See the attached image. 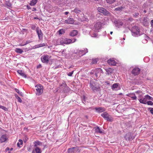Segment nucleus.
Segmentation results:
<instances>
[{
  "label": "nucleus",
  "mask_w": 153,
  "mask_h": 153,
  "mask_svg": "<svg viewBox=\"0 0 153 153\" xmlns=\"http://www.w3.org/2000/svg\"><path fill=\"white\" fill-rule=\"evenodd\" d=\"M15 91L20 95L22 96L23 94L22 92H20L19 89L15 88Z\"/></svg>",
  "instance_id": "38"
},
{
  "label": "nucleus",
  "mask_w": 153,
  "mask_h": 153,
  "mask_svg": "<svg viewBox=\"0 0 153 153\" xmlns=\"http://www.w3.org/2000/svg\"><path fill=\"white\" fill-rule=\"evenodd\" d=\"M42 150L39 147L35 148L33 150L31 153H42Z\"/></svg>",
  "instance_id": "21"
},
{
  "label": "nucleus",
  "mask_w": 153,
  "mask_h": 153,
  "mask_svg": "<svg viewBox=\"0 0 153 153\" xmlns=\"http://www.w3.org/2000/svg\"><path fill=\"white\" fill-rule=\"evenodd\" d=\"M107 74H112L113 71V69L111 68H108L105 69Z\"/></svg>",
  "instance_id": "29"
},
{
  "label": "nucleus",
  "mask_w": 153,
  "mask_h": 153,
  "mask_svg": "<svg viewBox=\"0 0 153 153\" xmlns=\"http://www.w3.org/2000/svg\"><path fill=\"white\" fill-rule=\"evenodd\" d=\"M147 104L148 105H153V102H152L151 101H149L148 102H146V104Z\"/></svg>",
  "instance_id": "45"
},
{
  "label": "nucleus",
  "mask_w": 153,
  "mask_h": 153,
  "mask_svg": "<svg viewBox=\"0 0 153 153\" xmlns=\"http://www.w3.org/2000/svg\"><path fill=\"white\" fill-rule=\"evenodd\" d=\"M149 110H150V113L153 114V108H149Z\"/></svg>",
  "instance_id": "49"
},
{
  "label": "nucleus",
  "mask_w": 153,
  "mask_h": 153,
  "mask_svg": "<svg viewBox=\"0 0 153 153\" xmlns=\"http://www.w3.org/2000/svg\"><path fill=\"white\" fill-rule=\"evenodd\" d=\"M123 7H118L117 8H115V10L120 11L122 10Z\"/></svg>",
  "instance_id": "42"
},
{
  "label": "nucleus",
  "mask_w": 153,
  "mask_h": 153,
  "mask_svg": "<svg viewBox=\"0 0 153 153\" xmlns=\"http://www.w3.org/2000/svg\"><path fill=\"white\" fill-rule=\"evenodd\" d=\"M65 31L64 29H62L58 30L57 32L59 34L61 35L64 33H65Z\"/></svg>",
  "instance_id": "35"
},
{
  "label": "nucleus",
  "mask_w": 153,
  "mask_h": 153,
  "mask_svg": "<svg viewBox=\"0 0 153 153\" xmlns=\"http://www.w3.org/2000/svg\"><path fill=\"white\" fill-rule=\"evenodd\" d=\"M98 11L103 14L105 16H109L110 13L105 9L102 7H99L97 8Z\"/></svg>",
  "instance_id": "9"
},
{
  "label": "nucleus",
  "mask_w": 153,
  "mask_h": 153,
  "mask_svg": "<svg viewBox=\"0 0 153 153\" xmlns=\"http://www.w3.org/2000/svg\"><path fill=\"white\" fill-rule=\"evenodd\" d=\"M32 11H35L36 10V9L35 7H33L32 8Z\"/></svg>",
  "instance_id": "60"
},
{
  "label": "nucleus",
  "mask_w": 153,
  "mask_h": 153,
  "mask_svg": "<svg viewBox=\"0 0 153 153\" xmlns=\"http://www.w3.org/2000/svg\"><path fill=\"white\" fill-rule=\"evenodd\" d=\"M8 139V137L6 134L3 135L0 137V141L1 143H3L6 141Z\"/></svg>",
  "instance_id": "18"
},
{
  "label": "nucleus",
  "mask_w": 153,
  "mask_h": 153,
  "mask_svg": "<svg viewBox=\"0 0 153 153\" xmlns=\"http://www.w3.org/2000/svg\"><path fill=\"white\" fill-rule=\"evenodd\" d=\"M89 84L90 88L93 91H97L100 90V87L96 82L93 80H91Z\"/></svg>",
  "instance_id": "1"
},
{
  "label": "nucleus",
  "mask_w": 153,
  "mask_h": 153,
  "mask_svg": "<svg viewBox=\"0 0 153 153\" xmlns=\"http://www.w3.org/2000/svg\"><path fill=\"white\" fill-rule=\"evenodd\" d=\"M133 134L131 133H128L126 134L124 136V138L126 140L130 141L132 140L133 138L132 137Z\"/></svg>",
  "instance_id": "14"
},
{
  "label": "nucleus",
  "mask_w": 153,
  "mask_h": 153,
  "mask_svg": "<svg viewBox=\"0 0 153 153\" xmlns=\"http://www.w3.org/2000/svg\"><path fill=\"white\" fill-rule=\"evenodd\" d=\"M139 95L138 97V98H139L138 99H140V98L142 97V94H140Z\"/></svg>",
  "instance_id": "63"
},
{
  "label": "nucleus",
  "mask_w": 153,
  "mask_h": 153,
  "mask_svg": "<svg viewBox=\"0 0 153 153\" xmlns=\"http://www.w3.org/2000/svg\"><path fill=\"white\" fill-rule=\"evenodd\" d=\"M49 56L47 55H44L41 57L42 62L44 63H48L49 62Z\"/></svg>",
  "instance_id": "11"
},
{
  "label": "nucleus",
  "mask_w": 153,
  "mask_h": 153,
  "mask_svg": "<svg viewBox=\"0 0 153 153\" xmlns=\"http://www.w3.org/2000/svg\"><path fill=\"white\" fill-rule=\"evenodd\" d=\"M108 63L111 65H115L116 63V62L113 59H110L107 61Z\"/></svg>",
  "instance_id": "22"
},
{
  "label": "nucleus",
  "mask_w": 153,
  "mask_h": 153,
  "mask_svg": "<svg viewBox=\"0 0 153 153\" xmlns=\"http://www.w3.org/2000/svg\"><path fill=\"white\" fill-rule=\"evenodd\" d=\"M74 72V71H71V72H70L68 74V75L69 76H72Z\"/></svg>",
  "instance_id": "50"
},
{
  "label": "nucleus",
  "mask_w": 153,
  "mask_h": 153,
  "mask_svg": "<svg viewBox=\"0 0 153 153\" xmlns=\"http://www.w3.org/2000/svg\"><path fill=\"white\" fill-rule=\"evenodd\" d=\"M40 47V44L37 45H35L33 47V49H35V48H39Z\"/></svg>",
  "instance_id": "47"
},
{
  "label": "nucleus",
  "mask_w": 153,
  "mask_h": 153,
  "mask_svg": "<svg viewBox=\"0 0 153 153\" xmlns=\"http://www.w3.org/2000/svg\"><path fill=\"white\" fill-rule=\"evenodd\" d=\"M131 31L132 35L134 36H137L141 35L140 30L138 27L136 26H133L131 28Z\"/></svg>",
  "instance_id": "3"
},
{
  "label": "nucleus",
  "mask_w": 153,
  "mask_h": 153,
  "mask_svg": "<svg viewBox=\"0 0 153 153\" xmlns=\"http://www.w3.org/2000/svg\"><path fill=\"white\" fill-rule=\"evenodd\" d=\"M64 22L67 24H72L74 22V20L73 18H68Z\"/></svg>",
  "instance_id": "17"
},
{
  "label": "nucleus",
  "mask_w": 153,
  "mask_h": 153,
  "mask_svg": "<svg viewBox=\"0 0 153 153\" xmlns=\"http://www.w3.org/2000/svg\"><path fill=\"white\" fill-rule=\"evenodd\" d=\"M114 23L117 27H120L123 25V23L122 21L120 19H115L114 22Z\"/></svg>",
  "instance_id": "12"
},
{
  "label": "nucleus",
  "mask_w": 153,
  "mask_h": 153,
  "mask_svg": "<svg viewBox=\"0 0 153 153\" xmlns=\"http://www.w3.org/2000/svg\"><path fill=\"white\" fill-rule=\"evenodd\" d=\"M40 47H43V46H45V44L44 43L41 44H40Z\"/></svg>",
  "instance_id": "56"
},
{
  "label": "nucleus",
  "mask_w": 153,
  "mask_h": 153,
  "mask_svg": "<svg viewBox=\"0 0 153 153\" xmlns=\"http://www.w3.org/2000/svg\"><path fill=\"white\" fill-rule=\"evenodd\" d=\"M23 141L22 140L19 139V142L17 144V146L19 147L20 148L21 147V146L23 144Z\"/></svg>",
  "instance_id": "30"
},
{
  "label": "nucleus",
  "mask_w": 153,
  "mask_h": 153,
  "mask_svg": "<svg viewBox=\"0 0 153 153\" xmlns=\"http://www.w3.org/2000/svg\"><path fill=\"white\" fill-rule=\"evenodd\" d=\"M95 132L97 133H100L101 134L102 133V130L99 127L97 126V128H95Z\"/></svg>",
  "instance_id": "31"
},
{
  "label": "nucleus",
  "mask_w": 153,
  "mask_h": 153,
  "mask_svg": "<svg viewBox=\"0 0 153 153\" xmlns=\"http://www.w3.org/2000/svg\"><path fill=\"white\" fill-rule=\"evenodd\" d=\"M139 15V13H134L133 14V16L134 17H137Z\"/></svg>",
  "instance_id": "48"
},
{
  "label": "nucleus",
  "mask_w": 153,
  "mask_h": 153,
  "mask_svg": "<svg viewBox=\"0 0 153 153\" xmlns=\"http://www.w3.org/2000/svg\"><path fill=\"white\" fill-rule=\"evenodd\" d=\"M91 28L92 30L95 32H98L99 30L101 28L102 23L101 22H98L94 23Z\"/></svg>",
  "instance_id": "2"
},
{
  "label": "nucleus",
  "mask_w": 153,
  "mask_h": 153,
  "mask_svg": "<svg viewBox=\"0 0 153 153\" xmlns=\"http://www.w3.org/2000/svg\"><path fill=\"white\" fill-rule=\"evenodd\" d=\"M147 20L146 18H144L143 20V24H144V23H145V25L147 23Z\"/></svg>",
  "instance_id": "46"
},
{
  "label": "nucleus",
  "mask_w": 153,
  "mask_h": 153,
  "mask_svg": "<svg viewBox=\"0 0 153 153\" xmlns=\"http://www.w3.org/2000/svg\"><path fill=\"white\" fill-rule=\"evenodd\" d=\"M150 24L152 27H153V19L151 21Z\"/></svg>",
  "instance_id": "57"
},
{
  "label": "nucleus",
  "mask_w": 153,
  "mask_h": 153,
  "mask_svg": "<svg viewBox=\"0 0 153 153\" xmlns=\"http://www.w3.org/2000/svg\"><path fill=\"white\" fill-rule=\"evenodd\" d=\"M60 88L63 90L64 92H67L69 90V88L67 86L65 82H62L59 85Z\"/></svg>",
  "instance_id": "6"
},
{
  "label": "nucleus",
  "mask_w": 153,
  "mask_h": 153,
  "mask_svg": "<svg viewBox=\"0 0 153 153\" xmlns=\"http://www.w3.org/2000/svg\"><path fill=\"white\" fill-rule=\"evenodd\" d=\"M140 69L137 67L134 68L132 70L131 73L132 74L134 75V76H136L138 75L140 73Z\"/></svg>",
  "instance_id": "15"
},
{
  "label": "nucleus",
  "mask_w": 153,
  "mask_h": 153,
  "mask_svg": "<svg viewBox=\"0 0 153 153\" xmlns=\"http://www.w3.org/2000/svg\"><path fill=\"white\" fill-rule=\"evenodd\" d=\"M89 34L91 37H98V34L97 33H95V32H94L93 31H90L89 32Z\"/></svg>",
  "instance_id": "26"
},
{
  "label": "nucleus",
  "mask_w": 153,
  "mask_h": 153,
  "mask_svg": "<svg viewBox=\"0 0 153 153\" xmlns=\"http://www.w3.org/2000/svg\"><path fill=\"white\" fill-rule=\"evenodd\" d=\"M78 34V31L76 30H74L71 31L69 35L70 36L74 37L77 35Z\"/></svg>",
  "instance_id": "20"
},
{
  "label": "nucleus",
  "mask_w": 153,
  "mask_h": 153,
  "mask_svg": "<svg viewBox=\"0 0 153 153\" xmlns=\"http://www.w3.org/2000/svg\"><path fill=\"white\" fill-rule=\"evenodd\" d=\"M42 65L41 64H39L37 67V68H41Z\"/></svg>",
  "instance_id": "59"
},
{
  "label": "nucleus",
  "mask_w": 153,
  "mask_h": 153,
  "mask_svg": "<svg viewBox=\"0 0 153 153\" xmlns=\"http://www.w3.org/2000/svg\"><path fill=\"white\" fill-rule=\"evenodd\" d=\"M88 52V49L86 48L84 49V50L77 49L76 50V53L79 55L80 56H82Z\"/></svg>",
  "instance_id": "8"
},
{
  "label": "nucleus",
  "mask_w": 153,
  "mask_h": 153,
  "mask_svg": "<svg viewBox=\"0 0 153 153\" xmlns=\"http://www.w3.org/2000/svg\"><path fill=\"white\" fill-rule=\"evenodd\" d=\"M101 116L107 121L112 122L113 121V118L106 112L102 114Z\"/></svg>",
  "instance_id": "5"
},
{
  "label": "nucleus",
  "mask_w": 153,
  "mask_h": 153,
  "mask_svg": "<svg viewBox=\"0 0 153 153\" xmlns=\"http://www.w3.org/2000/svg\"><path fill=\"white\" fill-rule=\"evenodd\" d=\"M6 5L8 7H10L11 6V4L10 2H7L6 3Z\"/></svg>",
  "instance_id": "44"
},
{
  "label": "nucleus",
  "mask_w": 153,
  "mask_h": 153,
  "mask_svg": "<svg viewBox=\"0 0 153 153\" xmlns=\"http://www.w3.org/2000/svg\"><path fill=\"white\" fill-rule=\"evenodd\" d=\"M36 31L38 35L39 40H41L43 38V34L41 29L38 27L36 28Z\"/></svg>",
  "instance_id": "13"
},
{
  "label": "nucleus",
  "mask_w": 153,
  "mask_h": 153,
  "mask_svg": "<svg viewBox=\"0 0 153 153\" xmlns=\"http://www.w3.org/2000/svg\"><path fill=\"white\" fill-rule=\"evenodd\" d=\"M28 137H24V142L25 143L28 140Z\"/></svg>",
  "instance_id": "51"
},
{
  "label": "nucleus",
  "mask_w": 153,
  "mask_h": 153,
  "mask_svg": "<svg viewBox=\"0 0 153 153\" xmlns=\"http://www.w3.org/2000/svg\"><path fill=\"white\" fill-rule=\"evenodd\" d=\"M135 93L136 94H142L143 93L142 91H137L135 92Z\"/></svg>",
  "instance_id": "53"
},
{
  "label": "nucleus",
  "mask_w": 153,
  "mask_h": 153,
  "mask_svg": "<svg viewBox=\"0 0 153 153\" xmlns=\"http://www.w3.org/2000/svg\"><path fill=\"white\" fill-rule=\"evenodd\" d=\"M0 108H1L2 109L4 110V111H8V109L6 107L2 106L0 105Z\"/></svg>",
  "instance_id": "39"
},
{
  "label": "nucleus",
  "mask_w": 153,
  "mask_h": 153,
  "mask_svg": "<svg viewBox=\"0 0 153 153\" xmlns=\"http://www.w3.org/2000/svg\"><path fill=\"white\" fill-rule=\"evenodd\" d=\"M119 84L117 83H114L111 86V89L113 90H117L118 89Z\"/></svg>",
  "instance_id": "24"
},
{
  "label": "nucleus",
  "mask_w": 153,
  "mask_h": 153,
  "mask_svg": "<svg viewBox=\"0 0 153 153\" xmlns=\"http://www.w3.org/2000/svg\"><path fill=\"white\" fill-rule=\"evenodd\" d=\"M80 148L78 147L70 148L68 150V152L69 153H76L77 152H80Z\"/></svg>",
  "instance_id": "7"
},
{
  "label": "nucleus",
  "mask_w": 153,
  "mask_h": 153,
  "mask_svg": "<svg viewBox=\"0 0 153 153\" xmlns=\"http://www.w3.org/2000/svg\"><path fill=\"white\" fill-rule=\"evenodd\" d=\"M106 2L109 4H112L114 3L115 0H106Z\"/></svg>",
  "instance_id": "43"
},
{
  "label": "nucleus",
  "mask_w": 153,
  "mask_h": 153,
  "mask_svg": "<svg viewBox=\"0 0 153 153\" xmlns=\"http://www.w3.org/2000/svg\"><path fill=\"white\" fill-rule=\"evenodd\" d=\"M133 19L132 18H130L128 19V20L132 21Z\"/></svg>",
  "instance_id": "62"
},
{
  "label": "nucleus",
  "mask_w": 153,
  "mask_h": 153,
  "mask_svg": "<svg viewBox=\"0 0 153 153\" xmlns=\"http://www.w3.org/2000/svg\"><path fill=\"white\" fill-rule=\"evenodd\" d=\"M15 97H16V99H17L18 100V101L19 102H22V100L20 98V97H19L17 95H15Z\"/></svg>",
  "instance_id": "37"
},
{
  "label": "nucleus",
  "mask_w": 153,
  "mask_h": 153,
  "mask_svg": "<svg viewBox=\"0 0 153 153\" xmlns=\"http://www.w3.org/2000/svg\"><path fill=\"white\" fill-rule=\"evenodd\" d=\"M95 109L96 111L98 112H102L105 111V109L103 108H96Z\"/></svg>",
  "instance_id": "28"
},
{
  "label": "nucleus",
  "mask_w": 153,
  "mask_h": 153,
  "mask_svg": "<svg viewBox=\"0 0 153 153\" xmlns=\"http://www.w3.org/2000/svg\"><path fill=\"white\" fill-rule=\"evenodd\" d=\"M143 60L146 62H147L149 61V57H146L144 58Z\"/></svg>",
  "instance_id": "40"
},
{
  "label": "nucleus",
  "mask_w": 153,
  "mask_h": 153,
  "mask_svg": "<svg viewBox=\"0 0 153 153\" xmlns=\"http://www.w3.org/2000/svg\"><path fill=\"white\" fill-rule=\"evenodd\" d=\"M73 11L76 14H78L80 13L81 12V10L79 8H76L74 9Z\"/></svg>",
  "instance_id": "34"
},
{
  "label": "nucleus",
  "mask_w": 153,
  "mask_h": 153,
  "mask_svg": "<svg viewBox=\"0 0 153 153\" xmlns=\"http://www.w3.org/2000/svg\"><path fill=\"white\" fill-rule=\"evenodd\" d=\"M33 144L34 145V146L35 148L39 147L38 146H40L42 145V143L39 141H36L34 142Z\"/></svg>",
  "instance_id": "25"
},
{
  "label": "nucleus",
  "mask_w": 153,
  "mask_h": 153,
  "mask_svg": "<svg viewBox=\"0 0 153 153\" xmlns=\"http://www.w3.org/2000/svg\"><path fill=\"white\" fill-rule=\"evenodd\" d=\"M97 59H93L92 60L91 63L92 64H95L97 63Z\"/></svg>",
  "instance_id": "41"
},
{
  "label": "nucleus",
  "mask_w": 153,
  "mask_h": 153,
  "mask_svg": "<svg viewBox=\"0 0 153 153\" xmlns=\"http://www.w3.org/2000/svg\"><path fill=\"white\" fill-rule=\"evenodd\" d=\"M97 71H98V72H101L102 71V69L100 68H98L96 69Z\"/></svg>",
  "instance_id": "54"
},
{
  "label": "nucleus",
  "mask_w": 153,
  "mask_h": 153,
  "mask_svg": "<svg viewBox=\"0 0 153 153\" xmlns=\"http://www.w3.org/2000/svg\"><path fill=\"white\" fill-rule=\"evenodd\" d=\"M17 72L22 77L25 78H27V75L25 74L23 71L21 70H19L17 71Z\"/></svg>",
  "instance_id": "23"
},
{
  "label": "nucleus",
  "mask_w": 153,
  "mask_h": 153,
  "mask_svg": "<svg viewBox=\"0 0 153 153\" xmlns=\"http://www.w3.org/2000/svg\"><path fill=\"white\" fill-rule=\"evenodd\" d=\"M10 150V149L9 147H7L5 149V151L7 152L8 151H9Z\"/></svg>",
  "instance_id": "61"
},
{
  "label": "nucleus",
  "mask_w": 153,
  "mask_h": 153,
  "mask_svg": "<svg viewBox=\"0 0 153 153\" xmlns=\"http://www.w3.org/2000/svg\"><path fill=\"white\" fill-rule=\"evenodd\" d=\"M36 94L38 95H41L43 93V88L42 85L41 84L37 85L36 86Z\"/></svg>",
  "instance_id": "4"
},
{
  "label": "nucleus",
  "mask_w": 153,
  "mask_h": 153,
  "mask_svg": "<svg viewBox=\"0 0 153 153\" xmlns=\"http://www.w3.org/2000/svg\"><path fill=\"white\" fill-rule=\"evenodd\" d=\"M146 97V98L147 100H151L153 101V98L149 96L148 95H146L145 96Z\"/></svg>",
  "instance_id": "36"
},
{
  "label": "nucleus",
  "mask_w": 153,
  "mask_h": 153,
  "mask_svg": "<svg viewBox=\"0 0 153 153\" xmlns=\"http://www.w3.org/2000/svg\"><path fill=\"white\" fill-rule=\"evenodd\" d=\"M27 9L28 10H29L30 9H31V7H30L27 5Z\"/></svg>",
  "instance_id": "64"
},
{
  "label": "nucleus",
  "mask_w": 153,
  "mask_h": 153,
  "mask_svg": "<svg viewBox=\"0 0 153 153\" xmlns=\"http://www.w3.org/2000/svg\"><path fill=\"white\" fill-rule=\"evenodd\" d=\"M31 41H30V40H27L26 41L25 43L24 44V45H27L30 43H31Z\"/></svg>",
  "instance_id": "55"
},
{
  "label": "nucleus",
  "mask_w": 153,
  "mask_h": 153,
  "mask_svg": "<svg viewBox=\"0 0 153 153\" xmlns=\"http://www.w3.org/2000/svg\"><path fill=\"white\" fill-rule=\"evenodd\" d=\"M76 39L74 38L72 40L70 39L63 38V45L64 44H69L71 43H74L76 41Z\"/></svg>",
  "instance_id": "10"
},
{
  "label": "nucleus",
  "mask_w": 153,
  "mask_h": 153,
  "mask_svg": "<svg viewBox=\"0 0 153 153\" xmlns=\"http://www.w3.org/2000/svg\"><path fill=\"white\" fill-rule=\"evenodd\" d=\"M37 2V0H32L30 3V5L32 6H34Z\"/></svg>",
  "instance_id": "33"
},
{
  "label": "nucleus",
  "mask_w": 153,
  "mask_h": 153,
  "mask_svg": "<svg viewBox=\"0 0 153 153\" xmlns=\"http://www.w3.org/2000/svg\"><path fill=\"white\" fill-rule=\"evenodd\" d=\"M105 83L106 84L108 85H110V82L108 81H105Z\"/></svg>",
  "instance_id": "58"
},
{
  "label": "nucleus",
  "mask_w": 153,
  "mask_h": 153,
  "mask_svg": "<svg viewBox=\"0 0 153 153\" xmlns=\"http://www.w3.org/2000/svg\"><path fill=\"white\" fill-rule=\"evenodd\" d=\"M15 51L16 53L20 54H21L23 52V51L21 49L19 48H16Z\"/></svg>",
  "instance_id": "32"
},
{
  "label": "nucleus",
  "mask_w": 153,
  "mask_h": 153,
  "mask_svg": "<svg viewBox=\"0 0 153 153\" xmlns=\"http://www.w3.org/2000/svg\"><path fill=\"white\" fill-rule=\"evenodd\" d=\"M55 41L56 42H55L54 43L56 45H63V38L57 39Z\"/></svg>",
  "instance_id": "16"
},
{
  "label": "nucleus",
  "mask_w": 153,
  "mask_h": 153,
  "mask_svg": "<svg viewBox=\"0 0 153 153\" xmlns=\"http://www.w3.org/2000/svg\"><path fill=\"white\" fill-rule=\"evenodd\" d=\"M31 29L33 30H35V29H36V26L35 25H32L31 26Z\"/></svg>",
  "instance_id": "52"
},
{
  "label": "nucleus",
  "mask_w": 153,
  "mask_h": 153,
  "mask_svg": "<svg viewBox=\"0 0 153 153\" xmlns=\"http://www.w3.org/2000/svg\"><path fill=\"white\" fill-rule=\"evenodd\" d=\"M126 96L130 97L133 100H136L137 99V97L134 93H129L126 94Z\"/></svg>",
  "instance_id": "19"
},
{
  "label": "nucleus",
  "mask_w": 153,
  "mask_h": 153,
  "mask_svg": "<svg viewBox=\"0 0 153 153\" xmlns=\"http://www.w3.org/2000/svg\"><path fill=\"white\" fill-rule=\"evenodd\" d=\"M138 100L140 103L145 104H146L147 100L145 96L144 98H140V99H138Z\"/></svg>",
  "instance_id": "27"
}]
</instances>
